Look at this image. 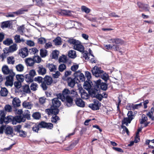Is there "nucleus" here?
<instances>
[{
  "mask_svg": "<svg viewBox=\"0 0 154 154\" xmlns=\"http://www.w3.org/2000/svg\"><path fill=\"white\" fill-rule=\"evenodd\" d=\"M3 43L5 45H9L13 43V40L11 39L8 38L3 41Z\"/></svg>",
  "mask_w": 154,
  "mask_h": 154,
  "instance_id": "obj_48",
  "label": "nucleus"
},
{
  "mask_svg": "<svg viewBox=\"0 0 154 154\" xmlns=\"http://www.w3.org/2000/svg\"><path fill=\"white\" fill-rule=\"evenodd\" d=\"M5 123L6 124H7L8 123L11 122V121H12L11 116H7L6 117H5Z\"/></svg>",
  "mask_w": 154,
  "mask_h": 154,
  "instance_id": "obj_59",
  "label": "nucleus"
},
{
  "mask_svg": "<svg viewBox=\"0 0 154 154\" xmlns=\"http://www.w3.org/2000/svg\"><path fill=\"white\" fill-rule=\"evenodd\" d=\"M66 68V66L64 64H60L59 66L58 69L60 72H63Z\"/></svg>",
  "mask_w": 154,
  "mask_h": 154,
  "instance_id": "obj_49",
  "label": "nucleus"
},
{
  "mask_svg": "<svg viewBox=\"0 0 154 154\" xmlns=\"http://www.w3.org/2000/svg\"><path fill=\"white\" fill-rule=\"evenodd\" d=\"M57 98L58 99H61L62 101H63V100H64V99H65V97H64L62 93H59L57 94Z\"/></svg>",
  "mask_w": 154,
  "mask_h": 154,
  "instance_id": "obj_60",
  "label": "nucleus"
},
{
  "mask_svg": "<svg viewBox=\"0 0 154 154\" xmlns=\"http://www.w3.org/2000/svg\"><path fill=\"white\" fill-rule=\"evenodd\" d=\"M70 94L71 95L70 96L72 97H75L76 98L78 96L77 92L75 90H72L70 91Z\"/></svg>",
  "mask_w": 154,
  "mask_h": 154,
  "instance_id": "obj_51",
  "label": "nucleus"
},
{
  "mask_svg": "<svg viewBox=\"0 0 154 154\" xmlns=\"http://www.w3.org/2000/svg\"><path fill=\"white\" fill-rule=\"evenodd\" d=\"M40 55L42 57H45L48 55V51L45 49H41L40 50Z\"/></svg>",
  "mask_w": 154,
  "mask_h": 154,
  "instance_id": "obj_28",
  "label": "nucleus"
},
{
  "mask_svg": "<svg viewBox=\"0 0 154 154\" xmlns=\"http://www.w3.org/2000/svg\"><path fill=\"white\" fill-rule=\"evenodd\" d=\"M75 72H77L76 80L78 83L85 81V78L83 74L81 73L80 71H76Z\"/></svg>",
  "mask_w": 154,
  "mask_h": 154,
  "instance_id": "obj_15",
  "label": "nucleus"
},
{
  "mask_svg": "<svg viewBox=\"0 0 154 154\" xmlns=\"http://www.w3.org/2000/svg\"><path fill=\"white\" fill-rule=\"evenodd\" d=\"M70 91L69 89L66 88L63 89L62 93L64 97H65V98L67 96L70 94Z\"/></svg>",
  "mask_w": 154,
  "mask_h": 154,
  "instance_id": "obj_45",
  "label": "nucleus"
},
{
  "mask_svg": "<svg viewBox=\"0 0 154 154\" xmlns=\"http://www.w3.org/2000/svg\"><path fill=\"white\" fill-rule=\"evenodd\" d=\"M108 84L106 82H102V80L98 79L94 81V87L91 88L90 95L92 98H96L100 101L103 98L102 95L99 94L101 91H106L108 89Z\"/></svg>",
  "mask_w": 154,
  "mask_h": 154,
  "instance_id": "obj_1",
  "label": "nucleus"
},
{
  "mask_svg": "<svg viewBox=\"0 0 154 154\" xmlns=\"http://www.w3.org/2000/svg\"><path fill=\"white\" fill-rule=\"evenodd\" d=\"M34 63H39L42 60L41 58L38 55H34L33 57Z\"/></svg>",
  "mask_w": 154,
  "mask_h": 154,
  "instance_id": "obj_36",
  "label": "nucleus"
},
{
  "mask_svg": "<svg viewBox=\"0 0 154 154\" xmlns=\"http://www.w3.org/2000/svg\"><path fill=\"white\" fill-rule=\"evenodd\" d=\"M11 22L8 20L3 22L1 23V27L3 29L4 28H7L11 26Z\"/></svg>",
  "mask_w": 154,
  "mask_h": 154,
  "instance_id": "obj_29",
  "label": "nucleus"
},
{
  "mask_svg": "<svg viewBox=\"0 0 154 154\" xmlns=\"http://www.w3.org/2000/svg\"><path fill=\"white\" fill-rule=\"evenodd\" d=\"M61 39V37L58 36L55 38V39L53 40V41L55 45H60L61 44L62 41Z\"/></svg>",
  "mask_w": 154,
  "mask_h": 154,
  "instance_id": "obj_31",
  "label": "nucleus"
},
{
  "mask_svg": "<svg viewBox=\"0 0 154 154\" xmlns=\"http://www.w3.org/2000/svg\"><path fill=\"white\" fill-rule=\"evenodd\" d=\"M29 52L30 54L32 53L34 54H36L38 52V50L36 48H34L29 49Z\"/></svg>",
  "mask_w": 154,
  "mask_h": 154,
  "instance_id": "obj_50",
  "label": "nucleus"
},
{
  "mask_svg": "<svg viewBox=\"0 0 154 154\" xmlns=\"http://www.w3.org/2000/svg\"><path fill=\"white\" fill-rule=\"evenodd\" d=\"M12 103L13 106L15 107H18L20 106V100L19 99L14 98L13 100Z\"/></svg>",
  "mask_w": 154,
  "mask_h": 154,
  "instance_id": "obj_26",
  "label": "nucleus"
},
{
  "mask_svg": "<svg viewBox=\"0 0 154 154\" xmlns=\"http://www.w3.org/2000/svg\"><path fill=\"white\" fill-rule=\"evenodd\" d=\"M36 75L35 70L32 69L30 70L28 74L25 75V80L28 83L32 82L33 81L34 77Z\"/></svg>",
  "mask_w": 154,
  "mask_h": 154,
  "instance_id": "obj_6",
  "label": "nucleus"
},
{
  "mask_svg": "<svg viewBox=\"0 0 154 154\" xmlns=\"http://www.w3.org/2000/svg\"><path fill=\"white\" fill-rule=\"evenodd\" d=\"M29 51L26 48H22L19 51V54L20 56L24 58L28 56Z\"/></svg>",
  "mask_w": 154,
  "mask_h": 154,
  "instance_id": "obj_18",
  "label": "nucleus"
},
{
  "mask_svg": "<svg viewBox=\"0 0 154 154\" xmlns=\"http://www.w3.org/2000/svg\"><path fill=\"white\" fill-rule=\"evenodd\" d=\"M61 104V102L57 98H54L52 100V103L50 108L46 109L45 111H48V112H52L53 111H55V113L58 114L59 112L58 108Z\"/></svg>",
  "mask_w": 154,
  "mask_h": 154,
  "instance_id": "obj_3",
  "label": "nucleus"
},
{
  "mask_svg": "<svg viewBox=\"0 0 154 154\" xmlns=\"http://www.w3.org/2000/svg\"><path fill=\"white\" fill-rule=\"evenodd\" d=\"M43 79L42 77L41 76H38L35 77L34 79V80L35 82H37L38 83H40L42 82V80Z\"/></svg>",
  "mask_w": 154,
  "mask_h": 154,
  "instance_id": "obj_52",
  "label": "nucleus"
},
{
  "mask_svg": "<svg viewBox=\"0 0 154 154\" xmlns=\"http://www.w3.org/2000/svg\"><path fill=\"white\" fill-rule=\"evenodd\" d=\"M60 74V72L59 71H57L55 73L52 75V77L54 78H58L59 77Z\"/></svg>",
  "mask_w": 154,
  "mask_h": 154,
  "instance_id": "obj_64",
  "label": "nucleus"
},
{
  "mask_svg": "<svg viewBox=\"0 0 154 154\" xmlns=\"http://www.w3.org/2000/svg\"><path fill=\"white\" fill-rule=\"evenodd\" d=\"M128 117L124 118L126 121H128L129 123L131 122V121L134 118V116L133 114V112L132 111H129L127 114Z\"/></svg>",
  "mask_w": 154,
  "mask_h": 154,
  "instance_id": "obj_19",
  "label": "nucleus"
},
{
  "mask_svg": "<svg viewBox=\"0 0 154 154\" xmlns=\"http://www.w3.org/2000/svg\"><path fill=\"white\" fill-rule=\"evenodd\" d=\"M64 100H65V104L68 107L74 104L73 98L69 95L67 96Z\"/></svg>",
  "mask_w": 154,
  "mask_h": 154,
  "instance_id": "obj_13",
  "label": "nucleus"
},
{
  "mask_svg": "<svg viewBox=\"0 0 154 154\" xmlns=\"http://www.w3.org/2000/svg\"><path fill=\"white\" fill-rule=\"evenodd\" d=\"M2 71L4 74L6 75L12 73V72H13L9 69L8 66L7 65H4L2 67Z\"/></svg>",
  "mask_w": 154,
  "mask_h": 154,
  "instance_id": "obj_21",
  "label": "nucleus"
},
{
  "mask_svg": "<svg viewBox=\"0 0 154 154\" xmlns=\"http://www.w3.org/2000/svg\"><path fill=\"white\" fill-rule=\"evenodd\" d=\"M72 73V72L70 71H66L65 72L64 75L62 77V79L65 80L68 78L67 76L70 75Z\"/></svg>",
  "mask_w": 154,
  "mask_h": 154,
  "instance_id": "obj_42",
  "label": "nucleus"
},
{
  "mask_svg": "<svg viewBox=\"0 0 154 154\" xmlns=\"http://www.w3.org/2000/svg\"><path fill=\"white\" fill-rule=\"evenodd\" d=\"M28 11L27 9H24L23 8H21L18 10L17 11L14 12V13L17 15L23 14L25 12H27Z\"/></svg>",
  "mask_w": 154,
  "mask_h": 154,
  "instance_id": "obj_33",
  "label": "nucleus"
},
{
  "mask_svg": "<svg viewBox=\"0 0 154 154\" xmlns=\"http://www.w3.org/2000/svg\"><path fill=\"white\" fill-rule=\"evenodd\" d=\"M85 75L86 77L87 78V80H90L91 77L90 72L88 71H86L85 72Z\"/></svg>",
  "mask_w": 154,
  "mask_h": 154,
  "instance_id": "obj_62",
  "label": "nucleus"
},
{
  "mask_svg": "<svg viewBox=\"0 0 154 154\" xmlns=\"http://www.w3.org/2000/svg\"><path fill=\"white\" fill-rule=\"evenodd\" d=\"M23 91L24 92L26 93H30V91L29 87L28 85H25L23 86Z\"/></svg>",
  "mask_w": 154,
  "mask_h": 154,
  "instance_id": "obj_40",
  "label": "nucleus"
},
{
  "mask_svg": "<svg viewBox=\"0 0 154 154\" xmlns=\"http://www.w3.org/2000/svg\"><path fill=\"white\" fill-rule=\"evenodd\" d=\"M137 5L139 8H142L145 11H149V10L150 8L148 4H145L138 2H137Z\"/></svg>",
  "mask_w": 154,
  "mask_h": 154,
  "instance_id": "obj_16",
  "label": "nucleus"
},
{
  "mask_svg": "<svg viewBox=\"0 0 154 154\" xmlns=\"http://www.w3.org/2000/svg\"><path fill=\"white\" fill-rule=\"evenodd\" d=\"M8 91L5 88H2L0 91V95L2 96L5 97L7 95Z\"/></svg>",
  "mask_w": 154,
  "mask_h": 154,
  "instance_id": "obj_30",
  "label": "nucleus"
},
{
  "mask_svg": "<svg viewBox=\"0 0 154 154\" xmlns=\"http://www.w3.org/2000/svg\"><path fill=\"white\" fill-rule=\"evenodd\" d=\"M5 110L8 112H10L12 110V108L9 105H6L5 107Z\"/></svg>",
  "mask_w": 154,
  "mask_h": 154,
  "instance_id": "obj_61",
  "label": "nucleus"
},
{
  "mask_svg": "<svg viewBox=\"0 0 154 154\" xmlns=\"http://www.w3.org/2000/svg\"><path fill=\"white\" fill-rule=\"evenodd\" d=\"M147 120V118L146 116L144 115L143 114L142 116V119L140 121V124H143Z\"/></svg>",
  "mask_w": 154,
  "mask_h": 154,
  "instance_id": "obj_54",
  "label": "nucleus"
},
{
  "mask_svg": "<svg viewBox=\"0 0 154 154\" xmlns=\"http://www.w3.org/2000/svg\"><path fill=\"white\" fill-rule=\"evenodd\" d=\"M53 79L51 77L46 75L43 79V81L41 86L44 90H46L48 89V86L51 85Z\"/></svg>",
  "mask_w": 154,
  "mask_h": 154,
  "instance_id": "obj_5",
  "label": "nucleus"
},
{
  "mask_svg": "<svg viewBox=\"0 0 154 154\" xmlns=\"http://www.w3.org/2000/svg\"><path fill=\"white\" fill-rule=\"evenodd\" d=\"M68 55L69 57L74 58L76 57V52L74 50H70L68 52Z\"/></svg>",
  "mask_w": 154,
  "mask_h": 154,
  "instance_id": "obj_34",
  "label": "nucleus"
},
{
  "mask_svg": "<svg viewBox=\"0 0 154 154\" xmlns=\"http://www.w3.org/2000/svg\"><path fill=\"white\" fill-rule=\"evenodd\" d=\"M40 128V127L39 124L35 123L32 128V130L35 132H38Z\"/></svg>",
  "mask_w": 154,
  "mask_h": 154,
  "instance_id": "obj_37",
  "label": "nucleus"
},
{
  "mask_svg": "<svg viewBox=\"0 0 154 154\" xmlns=\"http://www.w3.org/2000/svg\"><path fill=\"white\" fill-rule=\"evenodd\" d=\"M37 72L39 75H44L46 72V69L45 68H44L42 66H39L38 68V69Z\"/></svg>",
  "mask_w": 154,
  "mask_h": 154,
  "instance_id": "obj_23",
  "label": "nucleus"
},
{
  "mask_svg": "<svg viewBox=\"0 0 154 154\" xmlns=\"http://www.w3.org/2000/svg\"><path fill=\"white\" fill-rule=\"evenodd\" d=\"M101 103L98 100H95L93 103L89 104L88 107L92 110H95L99 109Z\"/></svg>",
  "mask_w": 154,
  "mask_h": 154,
  "instance_id": "obj_9",
  "label": "nucleus"
},
{
  "mask_svg": "<svg viewBox=\"0 0 154 154\" xmlns=\"http://www.w3.org/2000/svg\"><path fill=\"white\" fill-rule=\"evenodd\" d=\"M17 49V45L16 44H14L10 46L9 48H4L3 50L4 53L7 54L9 52H12L15 51Z\"/></svg>",
  "mask_w": 154,
  "mask_h": 154,
  "instance_id": "obj_10",
  "label": "nucleus"
},
{
  "mask_svg": "<svg viewBox=\"0 0 154 154\" xmlns=\"http://www.w3.org/2000/svg\"><path fill=\"white\" fill-rule=\"evenodd\" d=\"M81 10L82 11L85 12L86 14H88L90 11V9L86 6L83 5L81 6Z\"/></svg>",
  "mask_w": 154,
  "mask_h": 154,
  "instance_id": "obj_44",
  "label": "nucleus"
},
{
  "mask_svg": "<svg viewBox=\"0 0 154 154\" xmlns=\"http://www.w3.org/2000/svg\"><path fill=\"white\" fill-rule=\"evenodd\" d=\"M46 112H47L48 115H53L51 118V122L54 123H56L57 121L60 120V118L57 115L58 114H56L55 113V111H53L52 112H48V111H45Z\"/></svg>",
  "mask_w": 154,
  "mask_h": 154,
  "instance_id": "obj_12",
  "label": "nucleus"
},
{
  "mask_svg": "<svg viewBox=\"0 0 154 154\" xmlns=\"http://www.w3.org/2000/svg\"><path fill=\"white\" fill-rule=\"evenodd\" d=\"M14 84L15 87L17 88H20L21 87V83L19 81L15 82Z\"/></svg>",
  "mask_w": 154,
  "mask_h": 154,
  "instance_id": "obj_63",
  "label": "nucleus"
},
{
  "mask_svg": "<svg viewBox=\"0 0 154 154\" xmlns=\"http://www.w3.org/2000/svg\"><path fill=\"white\" fill-rule=\"evenodd\" d=\"M18 123H20L21 122H24L25 120H24V118H23V116L22 115L17 116H15Z\"/></svg>",
  "mask_w": 154,
  "mask_h": 154,
  "instance_id": "obj_39",
  "label": "nucleus"
},
{
  "mask_svg": "<svg viewBox=\"0 0 154 154\" xmlns=\"http://www.w3.org/2000/svg\"><path fill=\"white\" fill-rule=\"evenodd\" d=\"M58 13L62 16L69 15L70 11L68 10H61L58 12Z\"/></svg>",
  "mask_w": 154,
  "mask_h": 154,
  "instance_id": "obj_27",
  "label": "nucleus"
},
{
  "mask_svg": "<svg viewBox=\"0 0 154 154\" xmlns=\"http://www.w3.org/2000/svg\"><path fill=\"white\" fill-rule=\"evenodd\" d=\"M147 115L152 120H154V107L151 108L150 112H149Z\"/></svg>",
  "mask_w": 154,
  "mask_h": 154,
  "instance_id": "obj_32",
  "label": "nucleus"
},
{
  "mask_svg": "<svg viewBox=\"0 0 154 154\" xmlns=\"http://www.w3.org/2000/svg\"><path fill=\"white\" fill-rule=\"evenodd\" d=\"M91 82L90 80H88V82L87 81H85L84 84V88L86 89L87 91H88L91 88L94 87V85L93 86H92L90 82Z\"/></svg>",
  "mask_w": 154,
  "mask_h": 154,
  "instance_id": "obj_20",
  "label": "nucleus"
},
{
  "mask_svg": "<svg viewBox=\"0 0 154 154\" xmlns=\"http://www.w3.org/2000/svg\"><path fill=\"white\" fill-rule=\"evenodd\" d=\"M77 72H74V79H72L71 77H68L66 79L65 81H66L68 84V85L69 87L73 88L75 85L76 83H78L76 80V78L77 77Z\"/></svg>",
  "mask_w": 154,
  "mask_h": 154,
  "instance_id": "obj_7",
  "label": "nucleus"
},
{
  "mask_svg": "<svg viewBox=\"0 0 154 154\" xmlns=\"http://www.w3.org/2000/svg\"><path fill=\"white\" fill-rule=\"evenodd\" d=\"M59 52L58 51L55 50L52 52V58L53 59H57L58 58Z\"/></svg>",
  "mask_w": 154,
  "mask_h": 154,
  "instance_id": "obj_38",
  "label": "nucleus"
},
{
  "mask_svg": "<svg viewBox=\"0 0 154 154\" xmlns=\"http://www.w3.org/2000/svg\"><path fill=\"white\" fill-rule=\"evenodd\" d=\"M10 75L6 77V81L5 82V85L7 86H12L13 84L14 77L15 74L13 72L9 74Z\"/></svg>",
  "mask_w": 154,
  "mask_h": 154,
  "instance_id": "obj_8",
  "label": "nucleus"
},
{
  "mask_svg": "<svg viewBox=\"0 0 154 154\" xmlns=\"http://www.w3.org/2000/svg\"><path fill=\"white\" fill-rule=\"evenodd\" d=\"M112 41V43H115L116 44H122L124 43V41L122 39L118 38H112L109 40Z\"/></svg>",
  "mask_w": 154,
  "mask_h": 154,
  "instance_id": "obj_25",
  "label": "nucleus"
},
{
  "mask_svg": "<svg viewBox=\"0 0 154 154\" xmlns=\"http://www.w3.org/2000/svg\"><path fill=\"white\" fill-rule=\"evenodd\" d=\"M14 58L12 57H9L7 58V62L8 64H13L14 63V61L13 60Z\"/></svg>",
  "mask_w": 154,
  "mask_h": 154,
  "instance_id": "obj_57",
  "label": "nucleus"
},
{
  "mask_svg": "<svg viewBox=\"0 0 154 154\" xmlns=\"http://www.w3.org/2000/svg\"><path fill=\"white\" fill-rule=\"evenodd\" d=\"M40 128H46L47 129H52L53 127V125L51 123H46L44 121H42L39 124Z\"/></svg>",
  "mask_w": 154,
  "mask_h": 154,
  "instance_id": "obj_11",
  "label": "nucleus"
},
{
  "mask_svg": "<svg viewBox=\"0 0 154 154\" xmlns=\"http://www.w3.org/2000/svg\"><path fill=\"white\" fill-rule=\"evenodd\" d=\"M18 133L19 134V136L21 137H25L26 136V132L23 130H21L18 132Z\"/></svg>",
  "mask_w": 154,
  "mask_h": 154,
  "instance_id": "obj_55",
  "label": "nucleus"
},
{
  "mask_svg": "<svg viewBox=\"0 0 154 154\" xmlns=\"http://www.w3.org/2000/svg\"><path fill=\"white\" fill-rule=\"evenodd\" d=\"M16 68L18 71L21 72L23 71L24 66L22 64H20L16 66Z\"/></svg>",
  "mask_w": 154,
  "mask_h": 154,
  "instance_id": "obj_47",
  "label": "nucleus"
},
{
  "mask_svg": "<svg viewBox=\"0 0 154 154\" xmlns=\"http://www.w3.org/2000/svg\"><path fill=\"white\" fill-rule=\"evenodd\" d=\"M36 2L37 5L39 6H44V3L42 2V0H35Z\"/></svg>",
  "mask_w": 154,
  "mask_h": 154,
  "instance_id": "obj_56",
  "label": "nucleus"
},
{
  "mask_svg": "<svg viewBox=\"0 0 154 154\" xmlns=\"http://www.w3.org/2000/svg\"><path fill=\"white\" fill-rule=\"evenodd\" d=\"M47 67H48L51 72H53L54 70H56V66L53 63H48L46 65Z\"/></svg>",
  "mask_w": 154,
  "mask_h": 154,
  "instance_id": "obj_24",
  "label": "nucleus"
},
{
  "mask_svg": "<svg viewBox=\"0 0 154 154\" xmlns=\"http://www.w3.org/2000/svg\"><path fill=\"white\" fill-rule=\"evenodd\" d=\"M25 61L27 65L28 66H32L34 64L33 58L29 57L26 58Z\"/></svg>",
  "mask_w": 154,
  "mask_h": 154,
  "instance_id": "obj_22",
  "label": "nucleus"
},
{
  "mask_svg": "<svg viewBox=\"0 0 154 154\" xmlns=\"http://www.w3.org/2000/svg\"><path fill=\"white\" fill-rule=\"evenodd\" d=\"M37 85L36 83H32L30 86L31 89L33 91H35L37 90Z\"/></svg>",
  "mask_w": 154,
  "mask_h": 154,
  "instance_id": "obj_53",
  "label": "nucleus"
},
{
  "mask_svg": "<svg viewBox=\"0 0 154 154\" xmlns=\"http://www.w3.org/2000/svg\"><path fill=\"white\" fill-rule=\"evenodd\" d=\"M5 133L7 134H12L13 133V129L10 127H7L5 130Z\"/></svg>",
  "mask_w": 154,
  "mask_h": 154,
  "instance_id": "obj_46",
  "label": "nucleus"
},
{
  "mask_svg": "<svg viewBox=\"0 0 154 154\" xmlns=\"http://www.w3.org/2000/svg\"><path fill=\"white\" fill-rule=\"evenodd\" d=\"M25 77L23 75L17 74L16 75V78L18 81L23 82L25 79Z\"/></svg>",
  "mask_w": 154,
  "mask_h": 154,
  "instance_id": "obj_41",
  "label": "nucleus"
},
{
  "mask_svg": "<svg viewBox=\"0 0 154 154\" xmlns=\"http://www.w3.org/2000/svg\"><path fill=\"white\" fill-rule=\"evenodd\" d=\"M91 72L96 77H100L105 82L109 79L108 74L106 72L104 73V71L101 69L100 67L95 66L91 70Z\"/></svg>",
  "mask_w": 154,
  "mask_h": 154,
  "instance_id": "obj_2",
  "label": "nucleus"
},
{
  "mask_svg": "<svg viewBox=\"0 0 154 154\" xmlns=\"http://www.w3.org/2000/svg\"><path fill=\"white\" fill-rule=\"evenodd\" d=\"M75 104L78 106L83 107L85 106V102L80 98L76 97L74 100Z\"/></svg>",
  "mask_w": 154,
  "mask_h": 154,
  "instance_id": "obj_17",
  "label": "nucleus"
},
{
  "mask_svg": "<svg viewBox=\"0 0 154 154\" xmlns=\"http://www.w3.org/2000/svg\"><path fill=\"white\" fill-rule=\"evenodd\" d=\"M14 40H15L16 43H20L21 42H23L24 41L23 39H20V35L17 34L16 35L14 36Z\"/></svg>",
  "mask_w": 154,
  "mask_h": 154,
  "instance_id": "obj_35",
  "label": "nucleus"
},
{
  "mask_svg": "<svg viewBox=\"0 0 154 154\" xmlns=\"http://www.w3.org/2000/svg\"><path fill=\"white\" fill-rule=\"evenodd\" d=\"M67 42L70 44L73 45V48L81 52H84L85 48L81 43L79 40L72 38H69Z\"/></svg>",
  "mask_w": 154,
  "mask_h": 154,
  "instance_id": "obj_4",
  "label": "nucleus"
},
{
  "mask_svg": "<svg viewBox=\"0 0 154 154\" xmlns=\"http://www.w3.org/2000/svg\"><path fill=\"white\" fill-rule=\"evenodd\" d=\"M32 116L35 119H39L41 117V114L39 112H35L32 114Z\"/></svg>",
  "mask_w": 154,
  "mask_h": 154,
  "instance_id": "obj_43",
  "label": "nucleus"
},
{
  "mask_svg": "<svg viewBox=\"0 0 154 154\" xmlns=\"http://www.w3.org/2000/svg\"><path fill=\"white\" fill-rule=\"evenodd\" d=\"M46 42V40L44 38H40L38 39V42L40 44H42Z\"/></svg>",
  "mask_w": 154,
  "mask_h": 154,
  "instance_id": "obj_58",
  "label": "nucleus"
},
{
  "mask_svg": "<svg viewBox=\"0 0 154 154\" xmlns=\"http://www.w3.org/2000/svg\"><path fill=\"white\" fill-rule=\"evenodd\" d=\"M91 90V88L88 91V92L85 90H83L81 92V97L83 99L87 100L89 99L90 97H91L90 95L91 92H90Z\"/></svg>",
  "mask_w": 154,
  "mask_h": 154,
  "instance_id": "obj_14",
  "label": "nucleus"
}]
</instances>
